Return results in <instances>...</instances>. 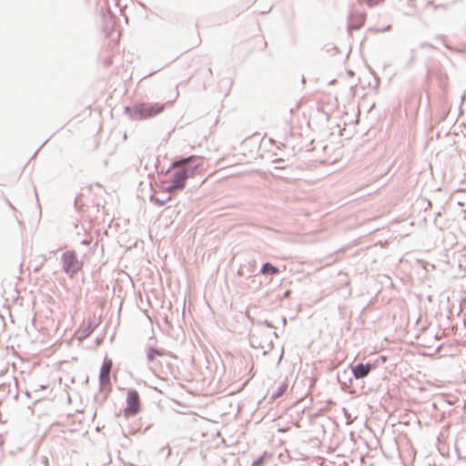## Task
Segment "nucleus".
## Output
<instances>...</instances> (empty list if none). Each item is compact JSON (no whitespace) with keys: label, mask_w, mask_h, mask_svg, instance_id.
Masks as SVG:
<instances>
[{"label":"nucleus","mask_w":466,"mask_h":466,"mask_svg":"<svg viewBox=\"0 0 466 466\" xmlns=\"http://www.w3.org/2000/svg\"><path fill=\"white\" fill-rule=\"evenodd\" d=\"M63 268L66 273L73 277L82 268L75 251H66L62 257Z\"/></svg>","instance_id":"nucleus-4"},{"label":"nucleus","mask_w":466,"mask_h":466,"mask_svg":"<svg viewBox=\"0 0 466 466\" xmlns=\"http://www.w3.org/2000/svg\"><path fill=\"white\" fill-rule=\"evenodd\" d=\"M366 20V15L363 13H352L350 15L349 20V27L350 29H360L364 24Z\"/></svg>","instance_id":"nucleus-11"},{"label":"nucleus","mask_w":466,"mask_h":466,"mask_svg":"<svg viewBox=\"0 0 466 466\" xmlns=\"http://www.w3.org/2000/svg\"><path fill=\"white\" fill-rule=\"evenodd\" d=\"M164 108L165 106L158 103H144L135 106L134 114L135 116L138 119H147L160 114Z\"/></svg>","instance_id":"nucleus-3"},{"label":"nucleus","mask_w":466,"mask_h":466,"mask_svg":"<svg viewBox=\"0 0 466 466\" xmlns=\"http://www.w3.org/2000/svg\"><path fill=\"white\" fill-rule=\"evenodd\" d=\"M425 46H428L430 47H433L432 45H428V44H425ZM421 46H424V44L421 45Z\"/></svg>","instance_id":"nucleus-19"},{"label":"nucleus","mask_w":466,"mask_h":466,"mask_svg":"<svg viewBox=\"0 0 466 466\" xmlns=\"http://www.w3.org/2000/svg\"><path fill=\"white\" fill-rule=\"evenodd\" d=\"M188 177L187 169L185 167L177 168L172 174L171 184L167 187L166 190L168 193H172L177 190H180L185 187V182Z\"/></svg>","instance_id":"nucleus-5"},{"label":"nucleus","mask_w":466,"mask_h":466,"mask_svg":"<svg viewBox=\"0 0 466 466\" xmlns=\"http://www.w3.org/2000/svg\"><path fill=\"white\" fill-rule=\"evenodd\" d=\"M414 224H415V222H414V221H410V226H413Z\"/></svg>","instance_id":"nucleus-21"},{"label":"nucleus","mask_w":466,"mask_h":466,"mask_svg":"<svg viewBox=\"0 0 466 466\" xmlns=\"http://www.w3.org/2000/svg\"><path fill=\"white\" fill-rule=\"evenodd\" d=\"M430 206L431 202L428 199L418 198L416 201L410 206V218H411L415 212L420 213L421 210L426 212Z\"/></svg>","instance_id":"nucleus-9"},{"label":"nucleus","mask_w":466,"mask_h":466,"mask_svg":"<svg viewBox=\"0 0 466 466\" xmlns=\"http://www.w3.org/2000/svg\"><path fill=\"white\" fill-rule=\"evenodd\" d=\"M410 268L411 269L410 276L412 273L416 274L420 281H423L427 278L429 272L435 269V266L433 264L416 257H412L411 259H410Z\"/></svg>","instance_id":"nucleus-2"},{"label":"nucleus","mask_w":466,"mask_h":466,"mask_svg":"<svg viewBox=\"0 0 466 466\" xmlns=\"http://www.w3.org/2000/svg\"><path fill=\"white\" fill-rule=\"evenodd\" d=\"M413 329L412 333L410 330V338L412 337V339L410 340V362L414 361L410 357L415 358L417 356L416 350H418L419 347H427V344L431 340V338L427 337L425 334L428 329L427 327L425 325L419 327V319H417Z\"/></svg>","instance_id":"nucleus-1"},{"label":"nucleus","mask_w":466,"mask_h":466,"mask_svg":"<svg viewBox=\"0 0 466 466\" xmlns=\"http://www.w3.org/2000/svg\"><path fill=\"white\" fill-rule=\"evenodd\" d=\"M112 360L106 358L103 361L100 374H99V380L102 386H106L110 383V371L112 369Z\"/></svg>","instance_id":"nucleus-7"},{"label":"nucleus","mask_w":466,"mask_h":466,"mask_svg":"<svg viewBox=\"0 0 466 466\" xmlns=\"http://www.w3.org/2000/svg\"><path fill=\"white\" fill-rule=\"evenodd\" d=\"M90 333V330H85V336H87Z\"/></svg>","instance_id":"nucleus-18"},{"label":"nucleus","mask_w":466,"mask_h":466,"mask_svg":"<svg viewBox=\"0 0 466 466\" xmlns=\"http://www.w3.org/2000/svg\"><path fill=\"white\" fill-rule=\"evenodd\" d=\"M452 317V311L449 309V314L447 316L448 319H451Z\"/></svg>","instance_id":"nucleus-17"},{"label":"nucleus","mask_w":466,"mask_h":466,"mask_svg":"<svg viewBox=\"0 0 466 466\" xmlns=\"http://www.w3.org/2000/svg\"><path fill=\"white\" fill-rule=\"evenodd\" d=\"M411 1H412V0H410V5H409L410 10L411 8H415V5L410 4V2H411Z\"/></svg>","instance_id":"nucleus-16"},{"label":"nucleus","mask_w":466,"mask_h":466,"mask_svg":"<svg viewBox=\"0 0 466 466\" xmlns=\"http://www.w3.org/2000/svg\"><path fill=\"white\" fill-rule=\"evenodd\" d=\"M140 410V399L138 392L136 390H129L127 397V407L125 408V415L134 416Z\"/></svg>","instance_id":"nucleus-6"},{"label":"nucleus","mask_w":466,"mask_h":466,"mask_svg":"<svg viewBox=\"0 0 466 466\" xmlns=\"http://www.w3.org/2000/svg\"><path fill=\"white\" fill-rule=\"evenodd\" d=\"M426 223V217L423 216L421 218H419V224H424Z\"/></svg>","instance_id":"nucleus-15"},{"label":"nucleus","mask_w":466,"mask_h":466,"mask_svg":"<svg viewBox=\"0 0 466 466\" xmlns=\"http://www.w3.org/2000/svg\"><path fill=\"white\" fill-rule=\"evenodd\" d=\"M433 3L431 1H429L427 5H432Z\"/></svg>","instance_id":"nucleus-22"},{"label":"nucleus","mask_w":466,"mask_h":466,"mask_svg":"<svg viewBox=\"0 0 466 466\" xmlns=\"http://www.w3.org/2000/svg\"><path fill=\"white\" fill-rule=\"evenodd\" d=\"M279 272V268H276L275 266L271 265L270 263L264 264L261 268V273L264 275H266V274L276 275Z\"/></svg>","instance_id":"nucleus-12"},{"label":"nucleus","mask_w":466,"mask_h":466,"mask_svg":"<svg viewBox=\"0 0 466 466\" xmlns=\"http://www.w3.org/2000/svg\"><path fill=\"white\" fill-rule=\"evenodd\" d=\"M418 354L422 355V357H425V353H420V351H418Z\"/></svg>","instance_id":"nucleus-20"},{"label":"nucleus","mask_w":466,"mask_h":466,"mask_svg":"<svg viewBox=\"0 0 466 466\" xmlns=\"http://www.w3.org/2000/svg\"><path fill=\"white\" fill-rule=\"evenodd\" d=\"M155 355H159V352L157 350H153V349L150 350L149 352H148V358L150 360H153Z\"/></svg>","instance_id":"nucleus-14"},{"label":"nucleus","mask_w":466,"mask_h":466,"mask_svg":"<svg viewBox=\"0 0 466 466\" xmlns=\"http://www.w3.org/2000/svg\"><path fill=\"white\" fill-rule=\"evenodd\" d=\"M193 157H188V158H185V159H182L177 163L174 164V167H179L180 165H184L186 163H187L188 161H190Z\"/></svg>","instance_id":"nucleus-13"},{"label":"nucleus","mask_w":466,"mask_h":466,"mask_svg":"<svg viewBox=\"0 0 466 466\" xmlns=\"http://www.w3.org/2000/svg\"><path fill=\"white\" fill-rule=\"evenodd\" d=\"M410 388L411 389V391H410V400L411 399V395L413 394L414 390H424V388H421L420 386L412 385L410 382ZM411 423L418 424L419 428L421 427V420L418 416V410L413 408L410 404V425Z\"/></svg>","instance_id":"nucleus-8"},{"label":"nucleus","mask_w":466,"mask_h":466,"mask_svg":"<svg viewBox=\"0 0 466 466\" xmlns=\"http://www.w3.org/2000/svg\"><path fill=\"white\" fill-rule=\"evenodd\" d=\"M372 365L368 363V364H363V363H360L354 367L351 368V371H352V374L354 376L355 379L359 380V379H362L364 377H366L370 371L372 370Z\"/></svg>","instance_id":"nucleus-10"}]
</instances>
